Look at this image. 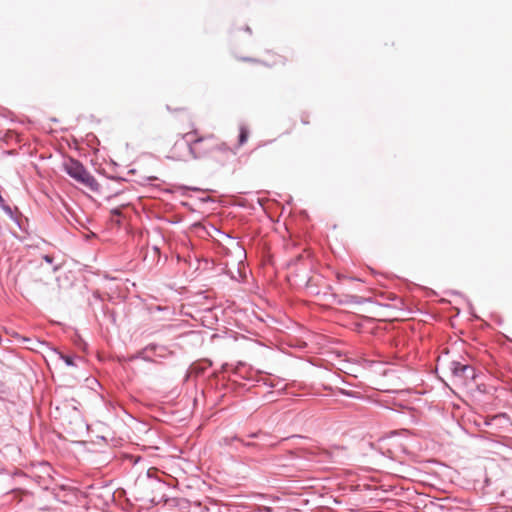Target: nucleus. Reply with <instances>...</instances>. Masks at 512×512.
Returning <instances> with one entry per match:
<instances>
[{
	"instance_id": "1",
	"label": "nucleus",
	"mask_w": 512,
	"mask_h": 512,
	"mask_svg": "<svg viewBox=\"0 0 512 512\" xmlns=\"http://www.w3.org/2000/svg\"><path fill=\"white\" fill-rule=\"evenodd\" d=\"M195 136L189 139L190 155L193 159L210 157L215 150H223L225 144L214 135L198 136L197 131L186 133L184 137Z\"/></svg>"
},
{
	"instance_id": "2",
	"label": "nucleus",
	"mask_w": 512,
	"mask_h": 512,
	"mask_svg": "<svg viewBox=\"0 0 512 512\" xmlns=\"http://www.w3.org/2000/svg\"><path fill=\"white\" fill-rule=\"evenodd\" d=\"M63 170L75 181L84 185L93 192L99 190V183L96 179L87 171L84 165L73 158H67L62 164Z\"/></svg>"
},
{
	"instance_id": "3",
	"label": "nucleus",
	"mask_w": 512,
	"mask_h": 512,
	"mask_svg": "<svg viewBox=\"0 0 512 512\" xmlns=\"http://www.w3.org/2000/svg\"><path fill=\"white\" fill-rule=\"evenodd\" d=\"M189 156H191L189 141L179 140L174 143L167 157L174 161H187Z\"/></svg>"
},
{
	"instance_id": "4",
	"label": "nucleus",
	"mask_w": 512,
	"mask_h": 512,
	"mask_svg": "<svg viewBox=\"0 0 512 512\" xmlns=\"http://www.w3.org/2000/svg\"><path fill=\"white\" fill-rule=\"evenodd\" d=\"M267 55L269 57L263 61V64L268 67L282 66L286 63V58L280 54L268 51Z\"/></svg>"
},
{
	"instance_id": "5",
	"label": "nucleus",
	"mask_w": 512,
	"mask_h": 512,
	"mask_svg": "<svg viewBox=\"0 0 512 512\" xmlns=\"http://www.w3.org/2000/svg\"><path fill=\"white\" fill-rule=\"evenodd\" d=\"M249 138V130L245 126L239 128L238 147L243 146Z\"/></svg>"
},
{
	"instance_id": "6",
	"label": "nucleus",
	"mask_w": 512,
	"mask_h": 512,
	"mask_svg": "<svg viewBox=\"0 0 512 512\" xmlns=\"http://www.w3.org/2000/svg\"><path fill=\"white\" fill-rule=\"evenodd\" d=\"M493 422L502 423V422H509V418L506 416V414H499L491 417L490 419H487L485 421L486 425H491Z\"/></svg>"
},
{
	"instance_id": "7",
	"label": "nucleus",
	"mask_w": 512,
	"mask_h": 512,
	"mask_svg": "<svg viewBox=\"0 0 512 512\" xmlns=\"http://www.w3.org/2000/svg\"><path fill=\"white\" fill-rule=\"evenodd\" d=\"M64 359H65V362H66L68 365H73V361H72V359H71L70 357L66 356V357H64Z\"/></svg>"
},
{
	"instance_id": "8",
	"label": "nucleus",
	"mask_w": 512,
	"mask_h": 512,
	"mask_svg": "<svg viewBox=\"0 0 512 512\" xmlns=\"http://www.w3.org/2000/svg\"><path fill=\"white\" fill-rule=\"evenodd\" d=\"M459 369H460V371H461L462 373H464L466 370H468V369H469V367H468V366H466V365H463V366H461Z\"/></svg>"
},
{
	"instance_id": "9",
	"label": "nucleus",
	"mask_w": 512,
	"mask_h": 512,
	"mask_svg": "<svg viewBox=\"0 0 512 512\" xmlns=\"http://www.w3.org/2000/svg\"><path fill=\"white\" fill-rule=\"evenodd\" d=\"M113 213L119 214V211L116 209V210L113 211Z\"/></svg>"
},
{
	"instance_id": "10",
	"label": "nucleus",
	"mask_w": 512,
	"mask_h": 512,
	"mask_svg": "<svg viewBox=\"0 0 512 512\" xmlns=\"http://www.w3.org/2000/svg\"><path fill=\"white\" fill-rule=\"evenodd\" d=\"M1 202H3V198H2V196L0 195V203H1Z\"/></svg>"
}]
</instances>
